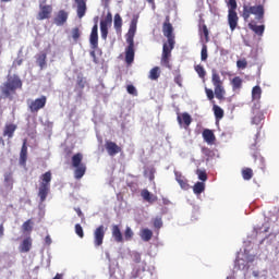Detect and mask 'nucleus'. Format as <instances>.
<instances>
[{
  "label": "nucleus",
  "instance_id": "nucleus-1",
  "mask_svg": "<svg viewBox=\"0 0 279 279\" xmlns=\"http://www.w3.org/2000/svg\"><path fill=\"white\" fill-rule=\"evenodd\" d=\"M162 33L168 41L162 46L160 62L162 66H166V69H171V51L175 48V35H173V25L171 24L169 16L166 17L162 24Z\"/></svg>",
  "mask_w": 279,
  "mask_h": 279
},
{
  "label": "nucleus",
  "instance_id": "nucleus-2",
  "mask_svg": "<svg viewBox=\"0 0 279 279\" xmlns=\"http://www.w3.org/2000/svg\"><path fill=\"white\" fill-rule=\"evenodd\" d=\"M23 82L17 75L8 76L7 82H4L0 86L1 96L4 99H13L14 95H16V89L22 88Z\"/></svg>",
  "mask_w": 279,
  "mask_h": 279
},
{
  "label": "nucleus",
  "instance_id": "nucleus-3",
  "mask_svg": "<svg viewBox=\"0 0 279 279\" xmlns=\"http://www.w3.org/2000/svg\"><path fill=\"white\" fill-rule=\"evenodd\" d=\"M252 14L255 16L256 21L258 23H265V5L258 4V5H244L243 12H242V19L247 22L250 21V16Z\"/></svg>",
  "mask_w": 279,
  "mask_h": 279
},
{
  "label": "nucleus",
  "instance_id": "nucleus-4",
  "mask_svg": "<svg viewBox=\"0 0 279 279\" xmlns=\"http://www.w3.org/2000/svg\"><path fill=\"white\" fill-rule=\"evenodd\" d=\"M84 160V155L82 153H76L72 156V167L74 168L75 180H82L86 175V163L82 162Z\"/></svg>",
  "mask_w": 279,
  "mask_h": 279
},
{
  "label": "nucleus",
  "instance_id": "nucleus-5",
  "mask_svg": "<svg viewBox=\"0 0 279 279\" xmlns=\"http://www.w3.org/2000/svg\"><path fill=\"white\" fill-rule=\"evenodd\" d=\"M39 180L38 197L40 202H45L47 195H49V191H51V171L41 174Z\"/></svg>",
  "mask_w": 279,
  "mask_h": 279
},
{
  "label": "nucleus",
  "instance_id": "nucleus-6",
  "mask_svg": "<svg viewBox=\"0 0 279 279\" xmlns=\"http://www.w3.org/2000/svg\"><path fill=\"white\" fill-rule=\"evenodd\" d=\"M211 84L214 85L216 99L223 101V99H226V88L223 87V81H221V76H219L217 70L211 71Z\"/></svg>",
  "mask_w": 279,
  "mask_h": 279
},
{
  "label": "nucleus",
  "instance_id": "nucleus-7",
  "mask_svg": "<svg viewBox=\"0 0 279 279\" xmlns=\"http://www.w3.org/2000/svg\"><path fill=\"white\" fill-rule=\"evenodd\" d=\"M47 106V96H40L28 104L31 112L36 113Z\"/></svg>",
  "mask_w": 279,
  "mask_h": 279
},
{
  "label": "nucleus",
  "instance_id": "nucleus-8",
  "mask_svg": "<svg viewBox=\"0 0 279 279\" xmlns=\"http://www.w3.org/2000/svg\"><path fill=\"white\" fill-rule=\"evenodd\" d=\"M106 236V227L100 225L94 230V245L95 247H101L104 245V239Z\"/></svg>",
  "mask_w": 279,
  "mask_h": 279
},
{
  "label": "nucleus",
  "instance_id": "nucleus-9",
  "mask_svg": "<svg viewBox=\"0 0 279 279\" xmlns=\"http://www.w3.org/2000/svg\"><path fill=\"white\" fill-rule=\"evenodd\" d=\"M53 12V7L50 4H40L39 12L37 14V21H45L47 19H51V13Z\"/></svg>",
  "mask_w": 279,
  "mask_h": 279
},
{
  "label": "nucleus",
  "instance_id": "nucleus-10",
  "mask_svg": "<svg viewBox=\"0 0 279 279\" xmlns=\"http://www.w3.org/2000/svg\"><path fill=\"white\" fill-rule=\"evenodd\" d=\"M99 26L97 25V21L95 23V25L92 28V33L89 36V43L92 45V49H97V47H99Z\"/></svg>",
  "mask_w": 279,
  "mask_h": 279
},
{
  "label": "nucleus",
  "instance_id": "nucleus-11",
  "mask_svg": "<svg viewBox=\"0 0 279 279\" xmlns=\"http://www.w3.org/2000/svg\"><path fill=\"white\" fill-rule=\"evenodd\" d=\"M66 21H69V12L64 10H60L53 19V23L57 27H62Z\"/></svg>",
  "mask_w": 279,
  "mask_h": 279
},
{
  "label": "nucleus",
  "instance_id": "nucleus-12",
  "mask_svg": "<svg viewBox=\"0 0 279 279\" xmlns=\"http://www.w3.org/2000/svg\"><path fill=\"white\" fill-rule=\"evenodd\" d=\"M105 148L110 156H117V154H121L122 151L121 146L117 145V143L112 141H107Z\"/></svg>",
  "mask_w": 279,
  "mask_h": 279
},
{
  "label": "nucleus",
  "instance_id": "nucleus-13",
  "mask_svg": "<svg viewBox=\"0 0 279 279\" xmlns=\"http://www.w3.org/2000/svg\"><path fill=\"white\" fill-rule=\"evenodd\" d=\"M228 23L231 32H234L239 25V15L236 11H228Z\"/></svg>",
  "mask_w": 279,
  "mask_h": 279
},
{
  "label": "nucleus",
  "instance_id": "nucleus-14",
  "mask_svg": "<svg viewBox=\"0 0 279 279\" xmlns=\"http://www.w3.org/2000/svg\"><path fill=\"white\" fill-rule=\"evenodd\" d=\"M128 47L125 48V62L132 64L134 62V41H126Z\"/></svg>",
  "mask_w": 279,
  "mask_h": 279
},
{
  "label": "nucleus",
  "instance_id": "nucleus-15",
  "mask_svg": "<svg viewBox=\"0 0 279 279\" xmlns=\"http://www.w3.org/2000/svg\"><path fill=\"white\" fill-rule=\"evenodd\" d=\"M137 19H133L130 24V28L126 35V43H134V36L136 35Z\"/></svg>",
  "mask_w": 279,
  "mask_h": 279
},
{
  "label": "nucleus",
  "instance_id": "nucleus-16",
  "mask_svg": "<svg viewBox=\"0 0 279 279\" xmlns=\"http://www.w3.org/2000/svg\"><path fill=\"white\" fill-rule=\"evenodd\" d=\"M76 3V14L80 19H84L86 16V0H74Z\"/></svg>",
  "mask_w": 279,
  "mask_h": 279
},
{
  "label": "nucleus",
  "instance_id": "nucleus-17",
  "mask_svg": "<svg viewBox=\"0 0 279 279\" xmlns=\"http://www.w3.org/2000/svg\"><path fill=\"white\" fill-rule=\"evenodd\" d=\"M179 125H183L185 129L193 123V118H191V114L184 112L182 114H179L177 117Z\"/></svg>",
  "mask_w": 279,
  "mask_h": 279
},
{
  "label": "nucleus",
  "instance_id": "nucleus-18",
  "mask_svg": "<svg viewBox=\"0 0 279 279\" xmlns=\"http://www.w3.org/2000/svg\"><path fill=\"white\" fill-rule=\"evenodd\" d=\"M198 32L205 37L206 43L210 41V32L208 31V26L206 25L204 19L199 20Z\"/></svg>",
  "mask_w": 279,
  "mask_h": 279
},
{
  "label": "nucleus",
  "instance_id": "nucleus-19",
  "mask_svg": "<svg viewBox=\"0 0 279 279\" xmlns=\"http://www.w3.org/2000/svg\"><path fill=\"white\" fill-rule=\"evenodd\" d=\"M20 165L21 167H27V140H24L20 151Z\"/></svg>",
  "mask_w": 279,
  "mask_h": 279
},
{
  "label": "nucleus",
  "instance_id": "nucleus-20",
  "mask_svg": "<svg viewBox=\"0 0 279 279\" xmlns=\"http://www.w3.org/2000/svg\"><path fill=\"white\" fill-rule=\"evenodd\" d=\"M141 197L144 202H148V204H154V202H158V196L151 194L150 191L147 189L142 190Z\"/></svg>",
  "mask_w": 279,
  "mask_h": 279
},
{
  "label": "nucleus",
  "instance_id": "nucleus-21",
  "mask_svg": "<svg viewBox=\"0 0 279 279\" xmlns=\"http://www.w3.org/2000/svg\"><path fill=\"white\" fill-rule=\"evenodd\" d=\"M175 180L183 191H189V189H191V185H189V180H186L182 173L175 172Z\"/></svg>",
  "mask_w": 279,
  "mask_h": 279
},
{
  "label": "nucleus",
  "instance_id": "nucleus-22",
  "mask_svg": "<svg viewBox=\"0 0 279 279\" xmlns=\"http://www.w3.org/2000/svg\"><path fill=\"white\" fill-rule=\"evenodd\" d=\"M111 234L116 243H123V233H121V228L118 225L111 227Z\"/></svg>",
  "mask_w": 279,
  "mask_h": 279
},
{
  "label": "nucleus",
  "instance_id": "nucleus-23",
  "mask_svg": "<svg viewBox=\"0 0 279 279\" xmlns=\"http://www.w3.org/2000/svg\"><path fill=\"white\" fill-rule=\"evenodd\" d=\"M203 138L208 145H213V143L217 141V138L215 137V133L210 129H205L203 131Z\"/></svg>",
  "mask_w": 279,
  "mask_h": 279
},
{
  "label": "nucleus",
  "instance_id": "nucleus-24",
  "mask_svg": "<svg viewBox=\"0 0 279 279\" xmlns=\"http://www.w3.org/2000/svg\"><path fill=\"white\" fill-rule=\"evenodd\" d=\"M248 27L257 36H263V34H265V25H256L255 21L248 23Z\"/></svg>",
  "mask_w": 279,
  "mask_h": 279
},
{
  "label": "nucleus",
  "instance_id": "nucleus-25",
  "mask_svg": "<svg viewBox=\"0 0 279 279\" xmlns=\"http://www.w3.org/2000/svg\"><path fill=\"white\" fill-rule=\"evenodd\" d=\"M84 88H86V77L78 75L74 90L75 93H83Z\"/></svg>",
  "mask_w": 279,
  "mask_h": 279
},
{
  "label": "nucleus",
  "instance_id": "nucleus-26",
  "mask_svg": "<svg viewBox=\"0 0 279 279\" xmlns=\"http://www.w3.org/2000/svg\"><path fill=\"white\" fill-rule=\"evenodd\" d=\"M36 63L38 64L39 69L43 71L47 66V53L40 52L36 56Z\"/></svg>",
  "mask_w": 279,
  "mask_h": 279
},
{
  "label": "nucleus",
  "instance_id": "nucleus-27",
  "mask_svg": "<svg viewBox=\"0 0 279 279\" xmlns=\"http://www.w3.org/2000/svg\"><path fill=\"white\" fill-rule=\"evenodd\" d=\"M16 124H5L3 130V136L12 138L14 136V132H16Z\"/></svg>",
  "mask_w": 279,
  "mask_h": 279
},
{
  "label": "nucleus",
  "instance_id": "nucleus-28",
  "mask_svg": "<svg viewBox=\"0 0 279 279\" xmlns=\"http://www.w3.org/2000/svg\"><path fill=\"white\" fill-rule=\"evenodd\" d=\"M253 113L255 116L252 119V124L253 125H260V123H263V119H265V116L263 114V111L254 110Z\"/></svg>",
  "mask_w": 279,
  "mask_h": 279
},
{
  "label": "nucleus",
  "instance_id": "nucleus-29",
  "mask_svg": "<svg viewBox=\"0 0 279 279\" xmlns=\"http://www.w3.org/2000/svg\"><path fill=\"white\" fill-rule=\"evenodd\" d=\"M29 250H32V238H26L20 245V252L27 253Z\"/></svg>",
  "mask_w": 279,
  "mask_h": 279
},
{
  "label": "nucleus",
  "instance_id": "nucleus-30",
  "mask_svg": "<svg viewBox=\"0 0 279 279\" xmlns=\"http://www.w3.org/2000/svg\"><path fill=\"white\" fill-rule=\"evenodd\" d=\"M231 86L233 90H241V88L243 87V78H241L240 76L233 77L231 81Z\"/></svg>",
  "mask_w": 279,
  "mask_h": 279
},
{
  "label": "nucleus",
  "instance_id": "nucleus-31",
  "mask_svg": "<svg viewBox=\"0 0 279 279\" xmlns=\"http://www.w3.org/2000/svg\"><path fill=\"white\" fill-rule=\"evenodd\" d=\"M140 236L142 239V241H151V236H154V232L149 229H142Z\"/></svg>",
  "mask_w": 279,
  "mask_h": 279
},
{
  "label": "nucleus",
  "instance_id": "nucleus-32",
  "mask_svg": "<svg viewBox=\"0 0 279 279\" xmlns=\"http://www.w3.org/2000/svg\"><path fill=\"white\" fill-rule=\"evenodd\" d=\"M214 106H213V110H214V114L215 118L217 119V121H221V119L223 118V110L221 109V107H219L218 105H215V101H213Z\"/></svg>",
  "mask_w": 279,
  "mask_h": 279
},
{
  "label": "nucleus",
  "instance_id": "nucleus-33",
  "mask_svg": "<svg viewBox=\"0 0 279 279\" xmlns=\"http://www.w3.org/2000/svg\"><path fill=\"white\" fill-rule=\"evenodd\" d=\"M4 184L10 191L14 187V179H12V172H7L4 174Z\"/></svg>",
  "mask_w": 279,
  "mask_h": 279
},
{
  "label": "nucleus",
  "instance_id": "nucleus-34",
  "mask_svg": "<svg viewBox=\"0 0 279 279\" xmlns=\"http://www.w3.org/2000/svg\"><path fill=\"white\" fill-rule=\"evenodd\" d=\"M113 27L116 32H121V27H123V20L119 13L114 15Z\"/></svg>",
  "mask_w": 279,
  "mask_h": 279
},
{
  "label": "nucleus",
  "instance_id": "nucleus-35",
  "mask_svg": "<svg viewBox=\"0 0 279 279\" xmlns=\"http://www.w3.org/2000/svg\"><path fill=\"white\" fill-rule=\"evenodd\" d=\"M100 34L102 40L108 38V21H100Z\"/></svg>",
  "mask_w": 279,
  "mask_h": 279
},
{
  "label": "nucleus",
  "instance_id": "nucleus-36",
  "mask_svg": "<svg viewBox=\"0 0 279 279\" xmlns=\"http://www.w3.org/2000/svg\"><path fill=\"white\" fill-rule=\"evenodd\" d=\"M193 191L195 195H202V193L206 191V184H204V182H197L196 184H194Z\"/></svg>",
  "mask_w": 279,
  "mask_h": 279
},
{
  "label": "nucleus",
  "instance_id": "nucleus-37",
  "mask_svg": "<svg viewBox=\"0 0 279 279\" xmlns=\"http://www.w3.org/2000/svg\"><path fill=\"white\" fill-rule=\"evenodd\" d=\"M262 95H263V89L260 88V86L258 85L254 86L252 89V99L258 100L260 99Z\"/></svg>",
  "mask_w": 279,
  "mask_h": 279
},
{
  "label": "nucleus",
  "instance_id": "nucleus-38",
  "mask_svg": "<svg viewBox=\"0 0 279 279\" xmlns=\"http://www.w3.org/2000/svg\"><path fill=\"white\" fill-rule=\"evenodd\" d=\"M149 80L156 81L158 80V77H160V68L159 66H155L149 71L148 74Z\"/></svg>",
  "mask_w": 279,
  "mask_h": 279
},
{
  "label": "nucleus",
  "instance_id": "nucleus-39",
  "mask_svg": "<svg viewBox=\"0 0 279 279\" xmlns=\"http://www.w3.org/2000/svg\"><path fill=\"white\" fill-rule=\"evenodd\" d=\"M242 178L243 180H252V178H254V171L252 168L242 169Z\"/></svg>",
  "mask_w": 279,
  "mask_h": 279
},
{
  "label": "nucleus",
  "instance_id": "nucleus-40",
  "mask_svg": "<svg viewBox=\"0 0 279 279\" xmlns=\"http://www.w3.org/2000/svg\"><path fill=\"white\" fill-rule=\"evenodd\" d=\"M194 69H195V71H196L197 75H198L202 80H204V77H206V70L204 69V65L198 64V65H195Z\"/></svg>",
  "mask_w": 279,
  "mask_h": 279
},
{
  "label": "nucleus",
  "instance_id": "nucleus-41",
  "mask_svg": "<svg viewBox=\"0 0 279 279\" xmlns=\"http://www.w3.org/2000/svg\"><path fill=\"white\" fill-rule=\"evenodd\" d=\"M201 60L203 62H206L208 60V46L203 45L202 50H201Z\"/></svg>",
  "mask_w": 279,
  "mask_h": 279
},
{
  "label": "nucleus",
  "instance_id": "nucleus-42",
  "mask_svg": "<svg viewBox=\"0 0 279 279\" xmlns=\"http://www.w3.org/2000/svg\"><path fill=\"white\" fill-rule=\"evenodd\" d=\"M132 236H134V231H132V228L126 227V229L124 231L125 241H132Z\"/></svg>",
  "mask_w": 279,
  "mask_h": 279
},
{
  "label": "nucleus",
  "instance_id": "nucleus-43",
  "mask_svg": "<svg viewBox=\"0 0 279 279\" xmlns=\"http://www.w3.org/2000/svg\"><path fill=\"white\" fill-rule=\"evenodd\" d=\"M196 173L198 175V180H201L202 182H206V180H208V174L206 173V171L197 170Z\"/></svg>",
  "mask_w": 279,
  "mask_h": 279
},
{
  "label": "nucleus",
  "instance_id": "nucleus-44",
  "mask_svg": "<svg viewBox=\"0 0 279 279\" xmlns=\"http://www.w3.org/2000/svg\"><path fill=\"white\" fill-rule=\"evenodd\" d=\"M32 220L28 219L26 220L23 225H22V230H24V232H32Z\"/></svg>",
  "mask_w": 279,
  "mask_h": 279
},
{
  "label": "nucleus",
  "instance_id": "nucleus-45",
  "mask_svg": "<svg viewBox=\"0 0 279 279\" xmlns=\"http://www.w3.org/2000/svg\"><path fill=\"white\" fill-rule=\"evenodd\" d=\"M75 234H77L80 239H84V229L82 228V225L80 223L75 225Z\"/></svg>",
  "mask_w": 279,
  "mask_h": 279
},
{
  "label": "nucleus",
  "instance_id": "nucleus-46",
  "mask_svg": "<svg viewBox=\"0 0 279 279\" xmlns=\"http://www.w3.org/2000/svg\"><path fill=\"white\" fill-rule=\"evenodd\" d=\"M205 93H206V96H207V99L209 101H215L213 99H215V92H213V89L208 88V87H205Z\"/></svg>",
  "mask_w": 279,
  "mask_h": 279
},
{
  "label": "nucleus",
  "instance_id": "nucleus-47",
  "mask_svg": "<svg viewBox=\"0 0 279 279\" xmlns=\"http://www.w3.org/2000/svg\"><path fill=\"white\" fill-rule=\"evenodd\" d=\"M154 228L157 230H160L162 228V218L161 217H156L153 221Z\"/></svg>",
  "mask_w": 279,
  "mask_h": 279
},
{
  "label": "nucleus",
  "instance_id": "nucleus-48",
  "mask_svg": "<svg viewBox=\"0 0 279 279\" xmlns=\"http://www.w3.org/2000/svg\"><path fill=\"white\" fill-rule=\"evenodd\" d=\"M238 69H247V60L246 59H240L236 61Z\"/></svg>",
  "mask_w": 279,
  "mask_h": 279
},
{
  "label": "nucleus",
  "instance_id": "nucleus-49",
  "mask_svg": "<svg viewBox=\"0 0 279 279\" xmlns=\"http://www.w3.org/2000/svg\"><path fill=\"white\" fill-rule=\"evenodd\" d=\"M126 92L129 93V95H133L134 97L138 95V92L136 90V87H134V85H128Z\"/></svg>",
  "mask_w": 279,
  "mask_h": 279
},
{
  "label": "nucleus",
  "instance_id": "nucleus-50",
  "mask_svg": "<svg viewBox=\"0 0 279 279\" xmlns=\"http://www.w3.org/2000/svg\"><path fill=\"white\" fill-rule=\"evenodd\" d=\"M229 12H236V0H229Z\"/></svg>",
  "mask_w": 279,
  "mask_h": 279
},
{
  "label": "nucleus",
  "instance_id": "nucleus-51",
  "mask_svg": "<svg viewBox=\"0 0 279 279\" xmlns=\"http://www.w3.org/2000/svg\"><path fill=\"white\" fill-rule=\"evenodd\" d=\"M82 36V33H80V28L75 27L72 29V38L73 40H77Z\"/></svg>",
  "mask_w": 279,
  "mask_h": 279
},
{
  "label": "nucleus",
  "instance_id": "nucleus-52",
  "mask_svg": "<svg viewBox=\"0 0 279 279\" xmlns=\"http://www.w3.org/2000/svg\"><path fill=\"white\" fill-rule=\"evenodd\" d=\"M75 213L77 214V216L82 219V221H84V213H82V209L80 207H75L74 208Z\"/></svg>",
  "mask_w": 279,
  "mask_h": 279
},
{
  "label": "nucleus",
  "instance_id": "nucleus-53",
  "mask_svg": "<svg viewBox=\"0 0 279 279\" xmlns=\"http://www.w3.org/2000/svg\"><path fill=\"white\" fill-rule=\"evenodd\" d=\"M203 154L205 156H210V154H213V150H210V148H203Z\"/></svg>",
  "mask_w": 279,
  "mask_h": 279
},
{
  "label": "nucleus",
  "instance_id": "nucleus-54",
  "mask_svg": "<svg viewBox=\"0 0 279 279\" xmlns=\"http://www.w3.org/2000/svg\"><path fill=\"white\" fill-rule=\"evenodd\" d=\"M134 263H141V254L138 253L134 254Z\"/></svg>",
  "mask_w": 279,
  "mask_h": 279
},
{
  "label": "nucleus",
  "instance_id": "nucleus-55",
  "mask_svg": "<svg viewBox=\"0 0 279 279\" xmlns=\"http://www.w3.org/2000/svg\"><path fill=\"white\" fill-rule=\"evenodd\" d=\"M45 243H46V245H51L52 241H51V236L50 235H47L45 238Z\"/></svg>",
  "mask_w": 279,
  "mask_h": 279
},
{
  "label": "nucleus",
  "instance_id": "nucleus-56",
  "mask_svg": "<svg viewBox=\"0 0 279 279\" xmlns=\"http://www.w3.org/2000/svg\"><path fill=\"white\" fill-rule=\"evenodd\" d=\"M104 21H108V23H112V14L108 13L107 14V20H104Z\"/></svg>",
  "mask_w": 279,
  "mask_h": 279
},
{
  "label": "nucleus",
  "instance_id": "nucleus-57",
  "mask_svg": "<svg viewBox=\"0 0 279 279\" xmlns=\"http://www.w3.org/2000/svg\"><path fill=\"white\" fill-rule=\"evenodd\" d=\"M147 3H150V5H153V8H156V2L155 0H146Z\"/></svg>",
  "mask_w": 279,
  "mask_h": 279
},
{
  "label": "nucleus",
  "instance_id": "nucleus-58",
  "mask_svg": "<svg viewBox=\"0 0 279 279\" xmlns=\"http://www.w3.org/2000/svg\"><path fill=\"white\" fill-rule=\"evenodd\" d=\"M174 82H175V84H179L180 86H182V83L180 82V76H177L174 78Z\"/></svg>",
  "mask_w": 279,
  "mask_h": 279
},
{
  "label": "nucleus",
  "instance_id": "nucleus-59",
  "mask_svg": "<svg viewBox=\"0 0 279 279\" xmlns=\"http://www.w3.org/2000/svg\"><path fill=\"white\" fill-rule=\"evenodd\" d=\"M4 228L3 225H0V236H3Z\"/></svg>",
  "mask_w": 279,
  "mask_h": 279
},
{
  "label": "nucleus",
  "instance_id": "nucleus-60",
  "mask_svg": "<svg viewBox=\"0 0 279 279\" xmlns=\"http://www.w3.org/2000/svg\"><path fill=\"white\" fill-rule=\"evenodd\" d=\"M90 56H92V58H96V54H95V50H93V51H90Z\"/></svg>",
  "mask_w": 279,
  "mask_h": 279
},
{
  "label": "nucleus",
  "instance_id": "nucleus-61",
  "mask_svg": "<svg viewBox=\"0 0 279 279\" xmlns=\"http://www.w3.org/2000/svg\"><path fill=\"white\" fill-rule=\"evenodd\" d=\"M9 1H12V0H1V3H9Z\"/></svg>",
  "mask_w": 279,
  "mask_h": 279
},
{
  "label": "nucleus",
  "instance_id": "nucleus-62",
  "mask_svg": "<svg viewBox=\"0 0 279 279\" xmlns=\"http://www.w3.org/2000/svg\"><path fill=\"white\" fill-rule=\"evenodd\" d=\"M19 66L23 64V60L17 61Z\"/></svg>",
  "mask_w": 279,
  "mask_h": 279
},
{
  "label": "nucleus",
  "instance_id": "nucleus-63",
  "mask_svg": "<svg viewBox=\"0 0 279 279\" xmlns=\"http://www.w3.org/2000/svg\"><path fill=\"white\" fill-rule=\"evenodd\" d=\"M105 1V3H110V0H104Z\"/></svg>",
  "mask_w": 279,
  "mask_h": 279
}]
</instances>
